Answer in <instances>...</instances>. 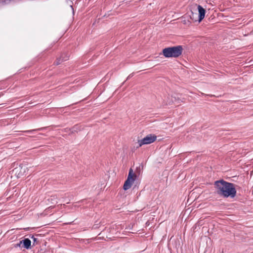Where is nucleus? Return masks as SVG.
<instances>
[{"label": "nucleus", "instance_id": "nucleus-1", "mask_svg": "<svg viewBox=\"0 0 253 253\" xmlns=\"http://www.w3.org/2000/svg\"><path fill=\"white\" fill-rule=\"evenodd\" d=\"M215 191L218 195L224 198H234L236 194L234 184L223 180L216 181L214 182Z\"/></svg>", "mask_w": 253, "mask_h": 253}, {"label": "nucleus", "instance_id": "nucleus-2", "mask_svg": "<svg viewBox=\"0 0 253 253\" xmlns=\"http://www.w3.org/2000/svg\"><path fill=\"white\" fill-rule=\"evenodd\" d=\"M183 51L181 45L169 47L163 49V54L166 58H177L180 56Z\"/></svg>", "mask_w": 253, "mask_h": 253}, {"label": "nucleus", "instance_id": "nucleus-3", "mask_svg": "<svg viewBox=\"0 0 253 253\" xmlns=\"http://www.w3.org/2000/svg\"><path fill=\"white\" fill-rule=\"evenodd\" d=\"M136 178V175L133 173L132 169H130L127 179L126 180L124 185V189L126 190L129 189Z\"/></svg>", "mask_w": 253, "mask_h": 253}, {"label": "nucleus", "instance_id": "nucleus-4", "mask_svg": "<svg viewBox=\"0 0 253 253\" xmlns=\"http://www.w3.org/2000/svg\"><path fill=\"white\" fill-rule=\"evenodd\" d=\"M157 138V136L154 134H149L143 139L138 141L139 146L141 147L143 145L149 144L154 142Z\"/></svg>", "mask_w": 253, "mask_h": 253}, {"label": "nucleus", "instance_id": "nucleus-5", "mask_svg": "<svg viewBox=\"0 0 253 253\" xmlns=\"http://www.w3.org/2000/svg\"><path fill=\"white\" fill-rule=\"evenodd\" d=\"M198 9L199 12V20L202 21L205 17L206 11L205 9L201 5L198 6Z\"/></svg>", "mask_w": 253, "mask_h": 253}, {"label": "nucleus", "instance_id": "nucleus-6", "mask_svg": "<svg viewBox=\"0 0 253 253\" xmlns=\"http://www.w3.org/2000/svg\"><path fill=\"white\" fill-rule=\"evenodd\" d=\"M23 247L26 249H31V240L28 238H25L22 240Z\"/></svg>", "mask_w": 253, "mask_h": 253}, {"label": "nucleus", "instance_id": "nucleus-7", "mask_svg": "<svg viewBox=\"0 0 253 253\" xmlns=\"http://www.w3.org/2000/svg\"><path fill=\"white\" fill-rule=\"evenodd\" d=\"M67 59H68L67 57L66 58H62V59H61L60 58L57 59V60L55 61V64L57 65H59L60 63V61H62L63 60H67Z\"/></svg>", "mask_w": 253, "mask_h": 253}, {"label": "nucleus", "instance_id": "nucleus-8", "mask_svg": "<svg viewBox=\"0 0 253 253\" xmlns=\"http://www.w3.org/2000/svg\"><path fill=\"white\" fill-rule=\"evenodd\" d=\"M22 244V240H21V241H20L19 242V243H18V244H16V245H15V247H21V245Z\"/></svg>", "mask_w": 253, "mask_h": 253}, {"label": "nucleus", "instance_id": "nucleus-9", "mask_svg": "<svg viewBox=\"0 0 253 253\" xmlns=\"http://www.w3.org/2000/svg\"><path fill=\"white\" fill-rule=\"evenodd\" d=\"M167 102H168V103L169 104H170V103H171V102H173V100L172 99H171V100L168 101Z\"/></svg>", "mask_w": 253, "mask_h": 253}, {"label": "nucleus", "instance_id": "nucleus-10", "mask_svg": "<svg viewBox=\"0 0 253 253\" xmlns=\"http://www.w3.org/2000/svg\"><path fill=\"white\" fill-rule=\"evenodd\" d=\"M132 75L130 74L128 76V77H127V79L130 78V77H132Z\"/></svg>", "mask_w": 253, "mask_h": 253}, {"label": "nucleus", "instance_id": "nucleus-11", "mask_svg": "<svg viewBox=\"0 0 253 253\" xmlns=\"http://www.w3.org/2000/svg\"><path fill=\"white\" fill-rule=\"evenodd\" d=\"M76 127H77V126H75V127H74V129H76Z\"/></svg>", "mask_w": 253, "mask_h": 253}]
</instances>
